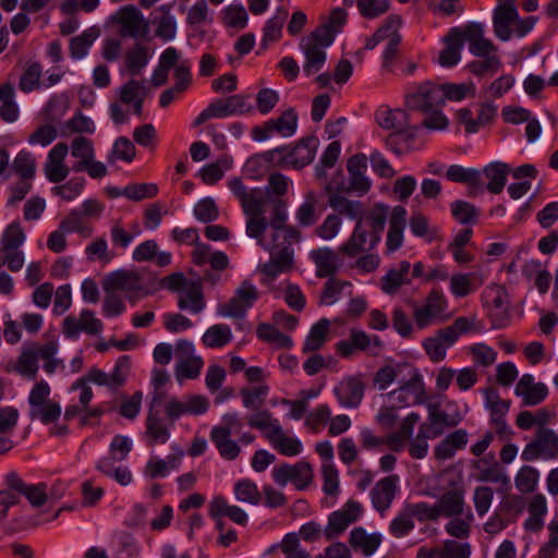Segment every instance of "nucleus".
<instances>
[{
  "label": "nucleus",
  "mask_w": 558,
  "mask_h": 558,
  "mask_svg": "<svg viewBox=\"0 0 558 558\" xmlns=\"http://www.w3.org/2000/svg\"><path fill=\"white\" fill-rule=\"evenodd\" d=\"M25 240V233L19 222L10 223L1 236V250H19Z\"/></svg>",
  "instance_id": "58"
},
{
  "label": "nucleus",
  "mask_w": 558,
  "mask_h": 558,
  "mask_svg": "<svg viewBox=\"0 0 558 558\" xmlns=\"http://www.w3.org/2000/svg\"><path fill=\"white\" fill-rule=\"evenodd\" d=\"M12 169L24 180L33 179L35 175V159L29 151L21 150L12 162Z\"/></svg>",
  "instance_id": "61"
},
{
  "label": "nucleus",
  "mask_w": 558,
  "mask_h": 558,
  "mask_svg": "<svg viewBox=\"0 0 558 558\" xmlns=\"http://www.w3.org/2000/svg\"><path fill=\"white\" fill-rule=\"evenodd\" d=\"M41 65L38 62L28 63L21 75L19 87L24 93H31L39 87Z\"/></svg>",
  "instance_id": "56"
},
{
  "label": "nucleus",
  "mask_w": 558,
  "mask_h": 558,
  "mask_svg": "<svg viewBox=\"0 0 558 558\" xmlns=\"http://www.w3.org/2000/svg\"><path fill=\"white\" fill-rule=\"evenodd\" d=\"M365 385L361 376L344 377L333 389L343 408H357L363 400Z\"/></svg>",
  "instance_id": "14"
},
{
  "label": "nucleus",
  "mask_w": 558,
  "mask_h": 558,
  "mask_svg": "<svg viewBox=\"0 0 558 558\" xmlns=\"http://www.w3.org/2000/svg\"><path fill=\"white\" fill-rule=\"evenodd\" d=\"M482 58L483 60H474L468 64L469 71L476 76H484L488 73L494 74L502 66L499 57L496 54Z\"/></svg>",
  "instance_id": "57"
},
{
  "label": "nucleus",
  "mask_w": 558,
  "mask_h": 558,
  "mask_svg": "<svg viewBox=\"0 0 558 558\" xmlns=\"http://www.w3.org/2000/svg\"><path fill=\"white\" fill-rule=\"evenodd\" d=\"M411 264L408 260H402L398 268H391L380 280V288L386 294H395L397 290L403 286L409 284L410 280L408 275Z\"/></svg>",
  "instance_id": "32"
},
{
  "label": "nucleus",
  "mask_w": 558,
  "mask_h": 558,
  "mask_svg": "<svg viewBox=\"0 0 558 558\" xmlns=\"http://www.w3.org/2000/svg\"><path fill=\"white\" fill-rule=\"evenodd\" d=\"M469 441V433L459 428L448 434L434 449V456L438 460L452 459L457 451L463 450Z\"/></svg>",
  "instance_id": "26"
},
{
  "label": "nucleus",
  "mask_w": 558,
  "mask_h": 558,
  "mask_svg": "<svg viewBox=\"0 0 558 558\" xmlns=\"http://www.w3.org/2000/svg\"><path fill=\"white\" fill-rule=\"evenodd\" d=\"M313 468L306 461H298L295 464L283 463L272 470L274 481L286 486L292 483L298 490L306 489L313 481Z\"/></svg>",
  "instance_id": "7"
},
{
  "label": "nucleus",
  "mask_w": 558,
  "mask_h": 558,
  "mask_svg": "<svg viewBox=\"0 0 558 558\" xmlns=\"http://www.w3.org/2000/svg\"><path fill=\"white\" fill-rule=\"evenodd\" d=\"M247 424L256 429L267 430V435L281 434V425L277 418H272L268 410L258 411L247 417Z\"/></svg>",
  "instance_id": "48"
},
{
  "label": "nucleus",
  "mask_w": 558,
  "mask_h": 558,
  "mask_svg": "<svg viewBox=\"0 0 558 558\" xmlns=\"http://www.w3.org/2000/svg\"><path fill=\"white\" fill-rule=\"evenodd\" d=\"M4 483L13 494H16L19 498L24 496L34 507H41L47 501L46 483L26 484L15 471L5 475Z\"/></svg>",
  "instance_id": "9"
},
{
  "label": "nucleus",
  "mask_w": 558,
  "mask_h": 558,
  "mask_svg": "<svg viewBox=\"0 0 558 558\" xmlns=\"http://www.w3.org/2000/svg\"><path fill=\"white\" fill-rule=\"evenodd\" d=\"M272 121L275 131L283 137L292 136L298 128V113L293 108L284 110L277 119Z\"/></svg>",
  "instance_id": "52"
},
{
  "label": "nucleus",
  "mask_w": 558,
  "mask_h": 558,
  "mask_svg": "<svg viewBox=\"0 0 558 558\" xmlns=\"http://www.w3.org/2000/svg\"><path fill=\"white\" fill-rule=\"evenodd\" d=\"M51 392L47 381L40 380L34 385L28 395V417L31 421H39L44 425L58 422L61 416V405L49 398Z\"/></svg>",
  "instance_id": "2"
},
{
  "label": "nucleus",
  "mask_w": 558,
  "mask_h": 558,
  "mask_svg": "<svg viewBox=\"0 0 558 558\" xmlns=\"http://www.w3.org/2000/svg\"><path fill=\"white\" fill-rule=\"evenodd\" d=\"M267 439L278 452L284 457H295L302 452V442L295 437H289L283 434L267 435Z\"/></svg>",
  "instance_id": "45"
},
{
  "label": "nucleus",
  "mask_w": 558,
  "mask_h": 558,
  "mask_svg": "<svg viewBox=\"0 0 558 558\" xmlns=\"http://www.w3.org/2000/svg\"><path fill=\"white\" fill-rule=\"evenodd\" d=\"M536 437L541 444L544 459H554L558 457V435L551 429L542 428Z\"/></svg>",
  "instance_id": "64"
},
{
  "label": "nucleus",
  "mask_w": 558,
  "mask_h": 558,
  "mask_svg": "<svg viewBox=\"0 0 558 558\" xmlns=\"http://www.w3.org/2000/svg\"><path fill=\"white\" fill-rule=\"evenodd\" d=\"M446 178L454 183L466 184L470 196H476L484 191L482 171L478 169L464 168L460 165H451L447 169Z\"/></svg>",
  "instance_id": "21"
},
{
  "label": "nucleus",
  "mask_w": 558,
  "mask_h": 558,
  "mask_svg": "<svg viewBox=\"0 0 558 558\" xmlns=\"http://www.w3.org/2000/svg\"><path fill=\"white\" fill-rule=\"evenodd\" d=\"M485 298H492L490 303L494 308L489 313L492 327L495 329L505 328L509 323L506 290L500 286L487 288Z\"/></svg>",
  "instance_id": "23"
},
{
  "label": "nucleus",
  "mask_w": 558,
  "mask_h": 558,
  "mask_svg": "<svg viewBox=\"0 0 558 558\" xmlns=\"http://www.w3.org/2000/svg\"><path fill=\"white\" fill-rule=\"evenodd\" d=\"M442 96L439 84L425 81L408 88L405 106L411 111L428 113L435 108H442Z\"/></svg>",
  "instance_id": "3"
},
{
  "label": "nucleus",
  "mask_w": 558,
  "mask_h": 558,
  "mask_svg": "<svg viewBox=\"0 0 558 558\" xmlns=\"http://www.w3.org/2000/svg\"><path fill=\"white\" fill-rule=\"evenodd\" d=\"M178 307L192 314H199L206 307L201 280L190 281V286L178 296Z\"/></svg>",
  "instance_id": "28"
},
{
  "label": "nucleus",
  "mask_w": 558,
  "mask_h": 558,
  "mask_svg": "<svg viewBox=\"0 0 558 558\" xmlns=\"http://www.w3.org/2000/svg\"><path fill=\"white\" fill-rule=\"evenodd\" d=\"M158 194L155 183H131L125 186L124 196L134 202L153 198Z\"/></svg>",
  "instance_id": "62"
},
{
  "label": "nucleus",
  "mask_w": 558,
  "mask_h": 558,
  "mask_svg": "<svg viewBox=\"0 0 558 558\" xmlns=\"http://www.w3.org/2000/svg\"><path fill=\"white\" fill-rule=\"evenodd\" d=\"M232 194L239 199L245 216H260L265 214V206L271 195H267L260 187L248 190L241 178H232L228 181Z\"/></svg>",
  "instance_id": "4"
},
{
  "label": "nucleus",
  "mask_w": 558,
  "mask_h": 558,
  "mask_svg": "<svg viewBox=\"0 0 558 558\" xmlns=\"http://www.w3.org/2000/svg\"><path fill=\"white\" fill-rule=\"evenodd\" d=\"M71 154L73 157L81 159L73 165L72 170L74 172L84 171L85 163L95 156L93 142L84 136L75 137L71 145Z\"/></svg>",
  "instance_id": "42"
},
{
  "label": "nucleus",
  "mask_w": 558,
  "mask_h": 558,
  "mask_svg": "<svg viewBox=\"0 0 558 558\" xmlns=\"http://www.w3.org/2000/svg\"><path fill=\"white\" fill-rule=\"evenodd\" d=\"M300 47L305 56L303 72L310 77L324 66L327 54L323 48L316 47L314 44L306 45L304 41H301Z\"/></svg>",
  "instance_id": "39"
},
{
  "label": "nucleus",
  "mask_w": 558,
  "mask_h": 558,
  "mask_svg": "<svg viewBox=\"0 0 558 558\" xmlns=\"http://www.w3.org/2000/svg\"><path fill=\"white\" fill-rule=\"evenodd\" d=\"M453 218L462 225H474L477 222L478 211L474 205L465 201H454L450 205Z\"/></svg>",
  "instance_id": "55"
},
{
  "label": "nucleus",
  "mask_w": 558,
  "mask_h": 558,
  "mask_svg": "<svg viewBox=\"0 0 558 558\" xmlns=\"http://www.w3.org/2000/svg\"><path fill=\"white\" fill-rule=\"evenodd\" d=\"M508 172V165L501 161L490 162L484 167L482 175L484 174L488 179V183L486 185L487 191L493 194L501 193L507 183Z\"/></svg>",
  "instance_id": "33"
},
{
  "label": "nucleus",
  "mask_w": 558,
  "mask_h": 558,
  "mask_svg": "<svg viewBox=\"0 0 558 558\" xmlns=\"http://www.w3.org/2000/svg\"><path fill=\"white\" fill-rule=\"evenodd\" d=\"M149 59L150 52L148 48L140 43H136L124 54L126 70L132 76L140 75L147 65Z\"/></svg>",
  "instance_id": "35"
},
{
  "label": "nucleus",
  "mask_w": 558,
  "mask_h": 558,
  "mask_svg": "<svg viewBox=\"0 0 558 558\" xmlns=\"http://www.w3.org/2000/svg\"><path fill=\"white\" fill-rule=\"evenodd\" d=\"M336 348L339 355L344 359L350 357L357 351L375 356L383 348V342L378 336L371 337L363 330L352 329L349 339L340 340Z\"/></svg>",
  "instance_id": "8"
},
{
  "label": "nucleus",
  "mask_w": 558,
  "mask_h": 558,
  "mask_svg": "<svg viewBox=\"0 0 558 558\" xmlns=\"http://www.w3.org/2000/svg\"><path fill=\"white\" fill-rule=\"evenodd\" d=\"M363 512L362 505L355 500H349L340 510L333 511L328 518L325 536L328 541L343 533L347 527L355 522Z\"/></svg>",
  "instance_id": "10"
},
{
  "label": "nucleus",
  "mask_w": 558,
  "mask_h": 558,
  "mask_svg": "<svg viewBox=\"0 0 558 558\" xmlns=\"http://www.w3.org/2000/svg\"><path fill=\"white\" fill-rule=\"evenodd\" d=\"M427 420L429 425H422L421 430H423V428L426 427L427 437L436 438L444 433V427L458 426L462 422L463 416L459 412L449 415L445 411H442L437 404H430L428 407Z\"/></svg>",
  "instance_id": "22"
},
{
  "label": "nucleus",
  "mask_w": 558,
  "mask_h": 558,
  "mask_svg": "<svg viewBox=\"0 0 558 558\" xmlns=\"http://www.w3.org/2000/svg\"><path fill=\"white\" fill-rule=\"evenodd\" d=\"M375 121L380 128L391 130L392 132L404 129L410 123L409 114L405 110H392L386 106H381L376 110Z\"/></svg>",
  "instance_id": "30"
},
{
  "label": "nucleus",
  "mask_w": 558,
  "mask_h": 558,
  "mask_svg": "<svg viewBox=\"0 0 558 558\" xmlns=\"http://www.w3.org/2000/svg\"><path fill=\"white\" fill-rule=\"evenodd\" d=\"M310 256L318 278H333L341 266L338 254L329 247L313 250Z\"/></svg>",
  "instance_id": "27"
},
{
  "label": "nucleus",
  "mask_w": 558,
  "mask_h": 558,
  "mask_svg": "<svg viewBox=\"0 0 558 558\" xmlns=\"http://www.w3.org/2000/svg\"><path fill=\"white\" fill-rule=\"evenodd\" d=\"M328 329L329 320L327 318H320L317 323H315L305 339L303 352L319 350L326 341Z\"/></svg>",
  "instance_id": "46"
},
{
  "label": "nucleus",
  "mask_w": 558,
  "mask_h": 558,
  "mask_svg": "<svg viewBox=\"0 0 558 558\" xmlns=\"http://www.w3.org/2000/svg\"><path fill=\"white\" fill-rule=\"evenodd\" d=\"M337 33V28H332L331 25L324 23L316 27L308 36L303 37L301 41H304L306 45L314 44L316 47L325 48L333 43Z\"/></svg>",
  "instance_id": "51"
},
{
  "label": "nucleus",
  "mask_w": 558,
  "mask_h": 558,
  "mask_svg": "<svg viewBox=\"0 0 558 558\" xmlns=\"http://www.w3.org/2000/svg\"><path fill=\"white\" fill-rule=\"evenodd\" d=\"M99 32L92 27L85 29L81 35L73 37L70 40V56L72 59L80 60L84 58L95 39L98 37Z\"/></svg>",
  "instance_id": "43"
},
{
  "label": "nucleus",
  "mask_w": 558,
  "mask_h": 558,
  "mask_svg": "<svg viewBox=\"0 0 558 558\" xmlns=\"http://www.w3.org/2000/svg\"><path fill=\"white\" fill-rule=\"evenodd\" d=\"M172 427L173 425L169 421L166 422L161 415L147 413L144 433L147 446L154 447L158 444H166L170 438Z\"/></svg>",
  "instance_id": "24"
},
{
  "label": "nucleus",
  "mask_w": 558,
  "mask_h": 558,
  "mask_svg": "<svg viewBox=\"0 0 558 558\" xmlns=\"http://www.w3.org/2000/svg\"><path fill=\"white\" fill-rule=\"evenodd\" d=\"M268 393L269 387L267 385L244 387L240 390L243 407L252 410H258L264 404Z\"/></svg>",
  "instance_id": "50"
},
{
  "label": "nucleus",
  "mask_w": 558,
  "mask_h": 558,
  "mask_svg": "<svg viewBox=\"0 0 558 558\" xmlns=\"http://www.w3.org/2000/svg\"><path fill=\"white\" fill-rule=\"evenodd\" d=\"M417 125L408 124L407 128L391 132L385 140L387 149L397 156L408 155L413 150L421 149L422 144L417 141Z\"/></svg>",
  "instance_id": "13"
},
{
  "label": "nucleus",
  "mask_w": 558,
  "mask_h": 558,
  "mask_svg": "<svg viewBox=\"0 0 558 558\" xmlns=\"http://www.w3.org/2000/svg\"><path fill=\"white\" fill-rule=\"evenodd\" d=\"M104 288L106 292L134 291L138 288V277L132 271L117 270L107 277Z\"/></svg>",
  "instance_id": "36"
},
{
  "label": "nucleus",
  "mask_w": 558,
  "mask_h": 558,
  "mask_svg": "<svg viewBox=\"0 0 558 558\" xmlns=\"http://www.w3.org/2000/svg\"><path fill=\"white\" fill-rule=\"evenodd\" d=\"M319 214L317 213V196L314 191H308L304 195V202L295 211V219L300 227H311L317 222Z\"/></svg>",
  "instance_id": "37"
},
{
  "label": "nucleus",
  "mask_w": 558,
  "mask_h": 558,
  "mask_svg": "<svg viewBox=\"0 0 558 558\" xmlns=\"http://www.w3.org/2000/svg\"><path fill=\"white\" fill-rule=\"evenodd\" d=\"M484 395L490 412V425L495 427L496 434L501 438L508 436L511 432L506 422V414L509 411L510 401L501 400L498 391L493 387L486 388Z\"/></svg>",
  "instance_id": "11"
},
{
  "label": "nucleus",
  "mask_w": 558,
  "mask_h": 558,
  "mask_svg": "<svg viewBox=\"0 0 558 558\" xmlns=\"http://www.w3.org/2000/svg\"><path fill=\"white\" fill-rule=\"evenodd\" d=\"M446 47L439 53L438 62L441 66L452 68L461 59V49L463 48L461 27H452L445 37Z\"/></svg>",
  "instance_id": "29"
},
{
  "label": "nucleus",
  "mask_w": 558,
  "mask_h": 558,
  "mask_svg": "<svg viewBox=\"0 0 558 558\" xmlns=\"http://www.w3.org/2000/svg\"><path fill=\"white\" fill-rule=\"evenodd\" d=\"M462 44L469 43V50L475 57H488L497 48L492 40L484 37V25L477 22H470L461 28Z\"/></svg>",
  "instance_id": "12"
},
{
  "label": "nucleus",
  "mask_w": 558,
  "mask_h": 558,
  "mask_svg": "<svg viewBox=\"0 0 558 558\" xmlns=\"http://www.w3.org/2000/svg\"><path fill=\"white\" fill-rule=\"evenodd\" d=\"M477 480L480 482L500 484L505 490L510 488V478L498 462H493L490 466L482 469Z\"/></svg>",
  "instance_id": "60"
},
{
  "label": "nucleus",
  "mask_w": 558,
  "mask_h": 558,
  "mask_svg": "<svg viewBox=\"0 0 558 558\" xmlns=\"http://www.w3.org/2000/svg\"><path fill=\"white\" fill-rule=\"evenodd\" d=\"M360 14L365 19H375L385 14L389 8V0H356Z\"/></svg>",
  "instance_id": "63"
},
{
  "label": "nucleus",
  "mask_w": 558,
  "mask_h": 558,
  "mask_svg": "<svg viewBox=\"0 0 558 558\" xmlns=\"http://www.w3.org/2000/svg\"><path fill=\"white\" fill-rule=\"evenodd\" d=\"M232 339L231 328L226 324H217L209 327L202 337L207 348H222Z\"/></svg>",
  "instance_id": "44"
},
{
  "label": "nucleus",
  "mask_w": 558,
  "mask_h": 558,
  "mask_svg": "<svg viewBox=\"0 0 558 558\" xmlns=\"http://www.w3.org/2000/svg\"><path fill=\"white\" fill-rule=\"evenodd\" d=\"M293 258L291 257V254L287 251L283 253H270V259L269 262L265 263L260 271L271 278H277L280 274L289 270L293 266Z\"/></svg>",
  "instance_id": "41"
},
{
  "label": "nucleus",
  "mask_w": 558,
  "mask_h": 558,
  "mask_svg": "<svg viewBox=\"0 0 558 558\" xmlns=\"http://www.w3.org/2000/svg\"><path fill=\"white\" fill-rule=\"evenodd\" d=\"M302 239L301 231L294 226H283L278 229H271L270 241L266 242L264 248L270 253L288 252L293 258L294 252L292 245L299 243Z\"/></svg>",
  "instance_id": "17"
},
{
  "label": "nucleus",
  "mask_w": 558,
  "mask_h": 558,
  "mask_svg": "<svg viewBox=\"0 0 558 558\" xmlns=\"http://www.w3.org/2000/svg\"><path fill=\"white\" fill-rule=\"evenodd\" d=\"M448 307V301L439 288L429 291L423 305L416 306L413 311V318L418 329H425L428 326L441 322Z\"/></svg>",
  "instance_id": "5"
},
{
  "label": "nucleus",
  "mask_w": 558,
  "mask_h": 558,
  "mask_svg": "<svg viewBox=\"0 0 558 558\" xmlns=\"http://www.w3.org/2000/svg\"><path fill=\"white\" fill-rule=\"evenodd\" d=\"M135 155L136 148L134 144L128 137L121 136L116 140L108 156V162L113 163L116 160L131 162Z\"/></svg>",
  "instance_id": "53"
},
{
  "label": "nucleus",
  "mask_w": 558,
  "mask_h": 558,
  "mask_svg": "<svg viewBox=\"0 0 558 558\" xmlns=\"http://www.w3.org/2000/svg\"><path fill=\"white\" fill-rule=\"evenodd\" d=\"M258 299L257 288L250 280H244L227 303L218 305L217 314L241 319Z\"/></svg>",
  "instance_id": "6"
},
{
  "label": "nucleus",
  "mask_w": 558,
  "mask_h": 558,
  "mask_svg": "<svg viewBox=\"0 0 558 558\" xmlns=\"http://www.w3.org/2000/svg\"><path fill=\"white\" fill-rule=\"evenodd\" d=\"M331 184L326 186V191L329 195V206L338 213V215L347 216L348 218L355 220L356 222L360 220H365L364 205L360 201H351L347 197L340 195L339 193L331 192Z\"/></svg>",
  "instance_id": "25"
},
{
  "label": "nucleus",
  "mask_w": 558,
  "mask_h": 558,
  "mask_svg": "<svg viewBox=\"0 0 558 558\" xmlns=\"http://www.w3.org/2000/svg\"><path fill=\"white\" fill-rule=\"evenodd\" d=\"M0 117L5 122H14L19 117V108L14 101V89L10 84L0 86Z\"/></svg>",
  "instance_id": "47"
},
{
  "label": "nucleus",
  "mask_w": 558,
  "mask_h": 558,
  "mask_svg": "<svg viewBox=\"0 0 558 558\" xmlns=\"http://www.w3.org/2000/svg\"><path fill=\"white\" fill-rule=\"evenodd\" d=\"M524 509L525 501L522 496L508 495L502 498L496 510L500 512L504 518L508 519L507 521L509 523H514Z\"/></svg>",
  "instance_id": "49"
},
{
  "label": "nucleus",
  "mask_w": 558,
  "mask_h": 558,
  "mask_svg": "<svg viewBox=\"0 0 558 558\" xmlns=\"http://www.w3.org/2000/svg\"><path fill=\"white\" fill-rule=\"evenodd\" d=\"M514 393L522 398L523 405L534 407L546 399L548 389L545 384L535 383L533 375L524 374L517 383Z\"/></svg>",
  "instance_id": "20"
},
{
  "label": "nucleus",
  "mask_w": 558,
  "mask_h": 558,
  "mask_svg": "<svg viewBox=\"0 0 558 558\" xmlns=\"http://www.w3.org/2000/svg\"><path fill=\"white\" fill-rule=\"evenodd\" d=\"M284 147L287 149L279 155L288 158V163L293 168L302 169L314 160L318 147V140L315 136H308L302 138L293 148Z\"/></svg>",
  "instance_id": "15"
},
{
  "label": "nucleus",
  "mask_w": 558,
  "mask_h": 558,
  "mask_svg": "<svg viewBox=\"0 0 558 558\" xmlns=\"http://www.w3.org/2000/svg\"><path fill=\"white\" fill-rule=\"evenodd\" d=\"M388 215V207L376 204L367 211L365 220L355 223L349 239L343 242L338 252L349 258H355L361 253L372 252L381 240Z\"/></svg>",
  "instance_id": "1"
},
{
  "label": "nucleus",
  "mask_w": 558,
  "mask_h": 558,
  "mask_svg": "<svg viewBox=\"0 0 558 558\" xmlns=\"http://www.w3.org/2000/svg\"><path fill=\"white\" fill-rule=\"evenodd\" d=\"M398 482L399 476L397 474H391L379 480L372 488V504L378 512L384 513L390 508L398 490Z\"/></svg>",
  "instance_id": "18"
},
{
  "label": "nucleus",
  "mask_w": 558,
  "mask_h": 558,
  "mask_svg": "<svg viewBox=\"0 0 558 558\" xmlns=\"http://www.w3.org/2000/svg\"><path fill=\"white\" fill-rule=\"evenodd\" d=\"M519 13L514 0L499 3L493 14V26L496 37L502 41L511 38V25L518 20Z\"/></svg>",
  "instance_id": "16"
},
{
  "label": "nucleus",
  "mask_w": 558,
  "mask_h": 558,
  "mask_svg": "<svg viewBox=\"0 0 558 558\" xmlns=\"http://www.w3.org/2000/svg\"><path fill=\"white\" fill-rule=\"evenodd\" d=\"M120 35L122 37L142 38L146 35L148 26L141 11L132 5L120 11Z\"/></svg>",
  "instance_id": "19"
},
{
  "label": "nucleus",
  "mask_w": 558,
  "mask_h": 558,
  "mask_svg": "<svg viewBox=\"0 0 558 558\" xmlns=\"http://www.w3.org/2000/svg\"><path fill=\"white\" fill-rule=\"evenodd\" d=\"M209 436L220 457L225 460L233 461L240 456L241 448L235 440L231 439L229 430L211 428Z\"/></svg>",
  "instance_id": "31"
},
{
  "label": "nucleus",
  "mask_w": 558,
  "mask_h": 558,
  "mask_svg": "<svg viewBox=\"0 0 558 558\" xmlns=\"http://www.w3.org/2000/svg\"><path fill=\"white\" fill-rule=\"evenodd\" d=\"M85 179L83 177L72 178L66 183L56 185L51 189L52 194L60 196L66 202L76 198L84 190Z\"/></svg>",
  "instance_id": "59"
},
{
  "label": "nucleus",
  "mask_w": 558,
  "mask_h": 558,
  "mask_svg": "<svg viewBox=\"0 0 558 558\" xmlns=\"http://www.w3.org/2000/svg\"><path fill=\"white\" fill-rule=\"evenodd\" d=\"M349 542L352 547H360L365 556H371L379 547L381 536L377 533L368 535L363 527H354L350 532Z\"/></svg>",
  "instance_id": "40"
},
{
  "label": "nucleus",
  "mask_w": 558,
  "mask_h": 558,
  "mask_svg": "<svg viewBox=\"0 0 558 558\" xmlns=\"http://www.w3.org/2000/svg\"><path fill=\"white\" fill-rule=\"evenodd\" d=\"M440 515L452 518L463 513L464 495L461 489L445 492L437 501Z\"/></svg>",
  "instance_id": "34"
},
{
  "label": "nucleus",
  "mask_w": 558,
  "mask_h": 558,
  "mask_svg": "<svg viewBox=\"0 0 558 558\" xmlns=\"http://www.w3.org/2000/svg\"><path fill=\"white\" fill-rule=\"evenodd\" d=\"M287 16V10L278 9L277 13L266 22L263 28V37L260 40L262 49H267L270 43L278 41L281 38L282 27Z\"/></svg>",
  "instance_id": "38"
},
{
  "label": "nucleus",
  "mask_w": 558,
  "mask_h": 558,
  "mask_svg": "<svg viewBox=\"0 0 558 558\" xmlns=\"http://www.w3.org/2000/svg\"><path fill=\"white\" fill-rule=\"evenodd\" d=\"M234 495L239 501L251 505H258L262 498L257 485L250 478H243L235 483Z\"/></svg>",
  "instance_id": "54"
}]
</instances>
